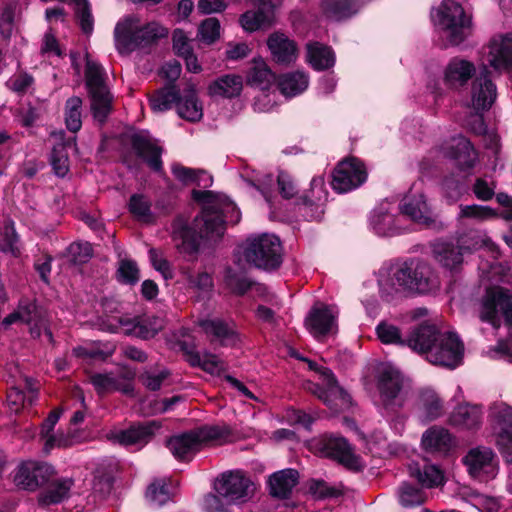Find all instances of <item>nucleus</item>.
<instances>
[{
    "label": "nucleus",
    "instance_id": "1",
    "mask_svg": "<svg viewBox=\"0 0 512 512\" xmlns=\"http://www.w3.org/2000/svg\"><path fill=\"white\" fill-rule=\"evenodd\" d=\"M212 196L211 191H192L194 200L206 203L201 214L195 217L192 227L183 216L174 219L172 238L181 253L194 254L198 251L201 241L216 242L223 236V214L216 205L211 204Z\"/></svg>",
    "mask_w": 512,
    "mask_h": 512
},
{
    "label": "nucleus",
    "instance_id": "2",
    "mask_svg": "<svg viewBox=\"0 0 512 512\" xmlns=\"http://www.w3.org/2000/svg\"><path fill=\"white\" fill-rule=\"evenodd\" d=\"M383 291L427 294L439 288V280L428 263L411 259L391 265L379 279Z\"/></svg>",
    "mask_w": 512,
    "mask_h": 512
},
{
    "label": "nucleus",
    "instance_id": "3",
    "mask_svg": "<svg viewBox=\"0 0 512 512\" xmlns=\"http://www.w3.org/2000/svg\"><path fill=\"white\" fill-rule=\"evenodd\" d=\"M168 35V30L158 22L140 25V18L128 15L116 24L114 37L119 52H129L144 47Z\"/></svg>",
    "mask_w": 512,
    "mask_h": 512
},
{
    "label": "nucleus",
    "instance_id": "4",
    "mask_svg": "<svg viewBox=\"0 0 512 512\" xmlns=\"http://www.w3.org/2000/svg\"><path fill=\"white\" fill-rule=\"evenodd\" d=\"M237 253L244 261L258 269L271 271L282 263L280 239L268 233L252 235L238 246Z\"/></svg>",
    "mask_w": 512,
    "mask_h": 512
},
{
    "label": "nucleus",
    "instance_id": "5",
    "mask_svg": "<svg viewBox=\"0 0 512 512\" xmlns=\"http://www.w3.org/2000/svg\"><path fill=\"white\" fill-rule=\"evenodd\" d=\"M227 434L226 428L203 426L170 437L167 440V447L177 460L190 461L205 443Z\"/></svg>",
    "mask_w": 512,
    "mask_h": 512
},
{
    "label": "nucleus",
    "instance_id": "6",
    "mask_svg": "<svg viewBox=\"0 0 512 512\" xmlns=\"http://www.w3.org/2000/svg\"><path fill=\"white\" fill-rule=\"evenodd\" d=\"M437 17V25L451 45H459L471 33V17L454 0H444Z\"/></svg>",
    "mask_w": 512,
    "mask_h": 512
},
{
    "label": "nucleus",
    "instance_id": "7",
    "mask_svg": "<svg viewBox=\"0 0 512 512\" xmlns=\"http://www.w3.org/2000/svg\"><path fill=\"white\" fill-rule=\"evenodd\" d=\"M85 76L93 116L97 121L103 123L112 110V95L105 83L103 68L99 64L88 60Z\"/></svg>",
    "mask_w": 512,
    "mask_h": 512
},
{
    "label": "nucleus",
    "instance_id": "8",
    "mask_svg": "<svg viewBox=\"0 0 512 512\" xmlns=\"http://www.w3.org/2000/svg\"><path fill=\"white\" fill-rule=\"evenodd\" d=\"M215 490L227 504L240 505L253 498L256 485L244 472L235 470L222 473L215 483Z\"/></svg>",
    "mask_w": 512,
    "mask_h": 512
},
{
    "label": "nucleus",
    "instance_id": "9",
    "mask_svg": "<svg viewBox=\"0 0 512 512\" xmlns=\"http://www.w3.org/2000/svg\"><path fill=\"white\" fill-rule=\"evenodd\" d=\"M377 388L385 411L396 413L404 406L406 395L403 392V377L398 370L384 366L378 375Z\"/></svg>",
    "mask_w": 512,
    "mask_h": 512
},
{
    "label": "nucleus",
    "instance_id": "10",
    "mask_svg": "<svg viewBox=\"0 0 512 512\" xmlns=\"http://www.w3.org/2000/svg\"><path fill=\"white\" fill-rule=\"evenodd\" d=\"M500 317L512 325V295L501 287L488 289L482 300L480 319L500 326Z\"/></svg>",
    "mask_w": 512,
    "mask_h": 512
},
{
    "label": "nucleus",
    "instance_id": "11",
    "mask_svg": "<svg viewBox=\"0 0 512 512\" xmlns=\"http://www.w3.org/2000/svg\"><path fill=\"white\" fill-rule=\"evenodd\" d=\"M319 375L322 378L325 388L319 384L308 382L305 386L306 390L317 396L328 407L338 411L346 408L350 403L348 393L338 385L334 374L329 368L319 369Z\"/></svg>",
    "mask_w": 512,
    "mask_h": 512
},
{
    "label": "nucleus",
    "instance_id": "12",
    "mask_svg": "<svg viewBox=\"0 0 512 512\" xmlns=\"http://www.w3.org/2000/svg\"><path fill=\"white\" fill-rule=\"evenodd\" d=\"M463 352V343L458 336L454 333L445 332L438 336L427 356V360L434 365L454 369L461 363Z\"/></svg>",
    "mask_w": 512,
    "mask_h": 512
},
{
    "label": "nucleus",
    "instance_id": "13",
    "mask_svg": "<svg viewBox=\"0 0 512 512\" xmlns=\"http://www.w3.org/2000/svg\"><path fill=\"white\" fill-rule=\"evenodd\" d=\"M367 179L364 164L356 158L339 162L332 174V187L339 193H346L361 186Z\"/></svg>",
    "mask_w": 512,
    "mask_h": 512
},
{
    "label": "nucleus",
    "instance_id": "14",
    "mask_svg": "<svg viewBox=\"0 0 512 512\" xmlns=\"http://www.w3.org/2000/svg\"><path fill=\"white\" fill-rule=\"evenodd\" d=\"M469 474L479 481H488L496 477L498 464L491 448L479 446L472 448L463 458Z\"/></svg>",
    "mask_w": 512,
    "mask_h": 512
},
{
    "label": "nucleus",
    "instance_id": "15",
    "mask_svg": "<svg viewBox=\"0 0 512 512\" xmlns=\"http://www.w3.org/2000/svg\"><path fill=\"white\" fill-rule=\"evenodd\" d=\"M323 456L334 459L351 470H360V458L353 453L352 447L341 436H324L317 443Z\"/></svg>",
    "mask_w": 512,
    "mask_h": 512
},
{
    "label": "nucleus",
    "instance_id": "16",
    "mask_svg": "<svg viewBox=\"0 0 512 512\" xmlns=\"http://www.w3.org/2000/svg\"><path fill=\"white\" fill-rule=\"evenodd\" d=\"M488 47L489 65L497 71L512 72V32L496 35Z\"/></svg>",
    "mask_w": 512,
    "mask_h": 512
},
{
    "label": "nucleus",
    "instance_id": "17",
    "mask_svg": "<svg viewBox=\"0 0 512 512\" xmlns=\"http://www.w3.org/2000/svg\"><path fill=\"white\" fill-rule=\"evenodd\" d=\"M53 473V467L47 463L26 462L19 467L15 482L17 486L33 491L46 483Z\"/></svg>",
    "mask_w": 512,
    "mask_h": 512
},
{
    "label": "nucleus",
    "instance_id": "18",
    "mask_svg": "<svg viewBox=\"0 0 512 512\" xmlns=\"http://www.w3.org/2000/svg\"><path fill=\"white\" fill-rule=\"evenodd\" d=\"M489 71L483 66L472 84L471 105L475 111L490 109L497 95L496 86L489 78Z\"/></svg>",
    "mask_w": 512,
    "mask_h": 512
},
{
    "label": "nucleus",
    "instance_id": "19",
    "mask_svg": "<svg viewBox=\"0 0 512 512\" xmlns=\"http://www.w3.org/2000/svg\"><path fill=\"white\" fill-rule=\"evenodd\" d=\"M131 146L136 155L143 159L153 171H162V148L147 133L133 134L131 136Z\"/></svg>",
    "mask_w": 512,
    "mask_h": 512
},
{
    "label": "nucleus",
    "instance_id": "20",
    "mask_svg": "<svg viewBox=\"0 0 512 512\" xmlns=\"http://www.w3.org/2000/svg\"><path fill=\"white\" fill-rule=\"evenodd\" d=\"M267 46L275 62L289 65L298 57V48L294 40L281 32L272 33L267 39Z\"/></svg>",
    "mask_w": 512,
    "mask_h": 512
},
{
    "label": "nucleus",
    "instance_id": "21",
    "mask_svg": "<svg viewBox=\"0 0 512 512\" xmlns=\"http://www.w3.org/2000/svg\"><path fill=\"white\" fill-rule=\"evenodd\" d=\"M337 314L329 306H314L305 320L308 330L315 336H323L336 329Z\"/></svg>",
    "mask_w": 512,
    "mask_h": 512
},
{
    "label": "nucleus",
    "instance_id": "22",
    "mask_svg": "<svg viewBox=\"0 0 512 512\" xmlns=\"http://www.w3.org/2000/svg\"><path fill=\"white\" fill-rule=\"evenodd\" d=\"M255 1L258 3V9L247 11L240 17L241 26L250 32L270 26L274 19L275 6L272 0Z\"/></svg>",
    "mask_w": 512,
    "mask_h": 512
},
{
    "label": "nucleus",
    "instance_id": "23",
    "mask_svg": "<svg viewBox=\"0 0 512 512\" xmlns=\"http://www.w3.org/2000/svg\"><path fill=\"white\" fill-rule=\"evenodd\" d=\"M299 482L297 470L288 468L271 474L268 478L269 494L278 499H288Z\"/></svg>",
    "mask_w": 512,
    "mask_h": 512
},
{
    "label": "nucleus",
    "instance_id": "24",
    "mask_svg": "<svg viewBox=\"0 0 512 512\" xmlns=\"http://www.w3.org/2000/svg\"><path fill=\"white\" fill-rule=\"evenodd\" d=\"M199 326L211 343L226 346L234 345L237 341V335L233 327L220 318L203 319L199 321Z\"/></svg>",
    "mask_w": 512,
    "mask_h": 512
},
{
    "label": "nucleus",
    "instance_id": "25",
    "mask_svg": "<svg viewBox=\"0 0 512 512\" xmlns=\"http://www.w3.org/2000/svg\"><path fill=\"white\" fill-rule=\"evenodd\" d=\"M400 210L402 214L416 223L429 225L433 222V213L423 194L405 196L401 202Z\"/></svg>",
    "mask_w": 512,
    "mask_h": 512
},
{
    "label": "nucleus",
    "instance_id": "26",
    "mask_svg": "<svg viewBox=\"0 0 512 512\" xmlns=\"http://www.w3.org/2000/svg\"><path fill=\"white\" fill-rule=\"evenodd\" d=\"M441 333L435 325L423 323L412 331L406 340V344L414 351L425 354L427 357Z\"/></svg>",
    "mask_w": 512,
    "mask_h": 512
},
{
    "label": "nucleus",
    "instance_id": "27",
    "mask_svg": "<svg viewBox=\"0 0 512 512\" xmlns=\"http://www.w3.org/2000/svg\"><path fill=\"white\" fill-rule=\"evenodd\" d=\"M159 427L155 421L139 423L115 433L113 439L122 445L144 444L152 438Z\"/></svg>",
    "mask_w": 512,
    "mask_h": 512
},
{
    "label": "nucleus",
    "instance_id": "28",
    "mask_svg": "<svg viewBox=\"0 0 512 512\" xmlns=\"http://www.w3.org/2000/svg\"><path fill=\"white\" fill-rule=\"evenodd\" d=\"M445 155L456 160L459 168L462 170L474 167L477 159L476 151L471 142L463 136L452 140L447 147Z\"/></svg>",
    "mask_w": 512,
    "mask_h": 512
},
{
    "label": "nucleus",
    "instance_id": "29",
    "mask_svg": "<svg viewBox=\"0 0 512 512\" xmlns=\"http://www.w3.org/2000/svg\"><path fill=\"white\" fill-rule=\"evenodd\" d=\"M474 74L475 66L473 63L464 59L453 58L445 69L444 80L449 87L458 88L465 85Z\"/></svg>",
    "mask_w": 512,
    "mask_h": 512
},
{
    "label": "nucleus",
    "instance_id": "30",
    "mask_svg": "<svg viewBox=\"0 0 512 512\" xmlns=\"http://www.w3.org/2000/svg\"><path fill=\"white\" fill-rule=\"evenodd\" d=\"M243 88L242 77L236 74H227L217 78L209 87L212 96L232 98L238 96Z\"/></svg>",
    "mask_w": 512,
    "mask_h": 512
},
{
    "label": "nucleus",
    "instance_id": "31",
    "mask_svg": "<svg viewBox=\"0 0 512 512\" xmlns=\"http://www.w3.org/2000/svg\"><path fill=\"white\" fill-rule=\"evenodd\" d=\"M72 480L63 479L51 482L38 497V502L41 509H45L50 505L61 503L68 497L69 491L72 487Z\"/></svg>",
    "mask_w": 512,
    "mask_h": 512
},
{
    "label": "nucleus",
    "instance_id": "32",
    "mask_svg": "<svg viewBox=\"0 0 512 512\" xmlns=\"http://www.w3.org/2000/svg\"><path fill=\"white\" fill-rule=\"evenodd\" d=\"M421 442L428 452L446 453L452 446V437L446 429L434 426L423 434Z\"/></svg>",
    "mask_w": 512,
    "mask_h": 512
},
{
    "label": "nucleus",
    "instance_id": "33",
    "mask_svg": "<svg viewBox=\"0 0 512 512\" xmlns=\"http://www.w3.org/2000/svg\"><path fill=\"white\" fill-rule=\"evenodd\" d=\"M62 135L63 132L60 133L59 141L54 144L50 156V163L54 173L58 177H64L69 172V157L67 148L75 145L76 140L75 138L64 140Z\"/></svg>",
    "mask_w": 512,
    "mask_h": 512
},
{
    "label": "nucleus",
    "instance_id": "34",
    "mask_svg": "<svg viewBox=\"0 0 512 512\" xmlns=\"http://www.w3.org/2000/svg\"><path fill=\"white\" fill-rule=\"evenodd\" d=\"M482 418V411L476 405H459L452 413L450 421L453 425L466 429L479 427Z\"/></svg>",
    "mask_w": 512,
    "mask_h": 512
},
{
    "label": "nucleus",
    "instance_id": "35",
    "mask_svg": "<svg viewBox=\"0 0 512 512\" xmlns=\"http://www.w3.org/2000/svg\"><path fill=\"white\" fill-rule=\"evenodd\" d=\"M409 469L410 475L416 478L424 487H438L445 482L443 471L436 465L425 464L420 467L418 464H413Z\"/></svg>",
    "mask_w": 512,
    "mask_h": 512
},
{
    "label": "nucleus",
    "instance_id": "36",
    "mask_svg": "<svg viewBox=\"0 0 512 512\" xmlns=\"http://www.w3.org/2000/svg\"><path fill=\"white\" fill-rule=\"evenodd\" d=\"M176 106L178 115L185 120L195 122L203 116L202 106L198 103L192 86L185 90L183 97L179 96Z\"/></svg>",
    "mask_w": 512,
    "mask_h": 512
},
{
    "label": "nucleus",
    "instance_id": "37",
    "mask_svg": "<svg viewBox=\"0 0 512 512\" xmlns=\"http://www.w3.org/2000/svg\"><path fill=\"white\" fill-rule=\"evenodd\" d=\"M435 259L443 267L453 270L463 261L461 248L451 243L438 242L433 248Z\"/></svg>",
    "mask_w": 512,
    "mask_h": 512
},
{
    "label": "nucleus",
    "instance_id": "38",
    "mask_svg": "<svg viewBox=\"0 0 512 512\" xmlns=\"http://www.w3.org/2000/svg\"><path fill=\"white\" fill-rule=\"evenodd\" d=\"M307 60L316 70H324L333 66L335 58L333 51L318 42L307 45Z\"/></svg>",
    "mask_w": 512,
    "mask_h": 512
},
{
    "label": "nucleus",
    "instance_id": "39",
    "mask_svg": "<svg viewBox=\"0 0 512 512\" xmlns=\"http://www.w3.org/2000/svg\"><path fill=\"white\" fill-rule=\"evenodd\" d=\"M173 175L185 185L196 184L199 187L207 188L212 183V178L203 170H196L173 164L171 167Z\"/></svg>",
    "mask_w": 512,
    "mask_h": 512
},
{
    "label": "nucleus",
    "instance_id": "40",
    "mask_svg": "<svg viewBox=\"0 0 512 512\" xmlns=\"http://www.w3.org/2000/svg\"><path fill=\"white\" fill-rule=\"evenodd\" d=\"M275 80V75L263 59H254L247 76L250 85L264 90L270 87Z\"/></svg>",
    "mask_w": 512,
    "mask_h": 512
},
{
    "label": "nucleus",
    "instance_id": "41",
    "mask_svg": "<svg viewBox=\"0 0 512 512\" xmlns=\"http://www.w3.org/2000/svg\"><path fill=\"white\" fill-rule=\"evenodd\" d=\"M278 87L283 95L296 96L308 87V76L299 71L284 74L278 80Z\"/></svg>",
    "mask_w": 512,
    "mask_h": 512
},
{
    "label": "nucleus",
    "instance_id": "42",
    "mask_svg": "<svg viewBox=\"0 0 512 512\" xmlns=\"http://www.w3.org/2000/svg\"><path fill=\"white\" fill-rule=\"evenodd\" d=\"M419 405L423 416L428 421L437 419L444 412L441 398L431 389H425L421 392Z\"/></svg>",
    "mask_w": 512,
    "mask_h": 512
},
{
    "label": "nucleus",
    "instance_id": "43",
    "mask_svg": "<svg viewBox=\"0 0 512 512\" xmlns=\"http://www.w3.org/2000/svg\"><path fill=\"white\" fill-rule=\"evenodd\" d=\"M119 323L121 327H123L125 333H133L142 339H150L162 329V326L158 323L157 319H154L153 321L147 320L135 323L131 319L120 318Z\"/></svg>",
    "mask_w": 512,
    "mask_h": 512
},
{
    "label": "nucleus",
    "instance_id": "44",
    "mask_svg": "<svg viewBox=\"0 0 512 512\" xmlns=\"http://www.w3.org/2000/svg\"><path fill=\"white\" fill-rule=\"evenodd\" d=\"M322 7L327 17L337 21L357 12L356 3L353 0H324Z\"/></svg>",
    "mask_w": 512,
    "mask_h": 512
},
{
    "label": "nucleus",
    "instance_id": "45",
    "mask_svg": "<svg viewBox=\"0 0 512 512\" xmlns=\"http://www.w3.org/2000/svg\"><path fill=\"white\" fill-rule=\"evenodd\" d=\"M179 99V91L175 85H167L166 87L155 92L149 99L150 106L154 112H164L172 107L173 103L177 104Z\"/></svg>",
    "mask_w": 512,
    "mask_h": 512
},
{
    "label": "nucleus",
    "instance_id": "46",
    "mask_svg": "<svg viewBox=\"0 0 512 512\" xmlns=\"http://www.w3.org/2000/svg\"><path fill=\"white\" fill-rule=\"evenodd\" d=\"M17 312L21 322L31 325V335L33 337H40V327L43 324L39 318L36 305L29 301H21L18 305Z\"/></svg>",
    "mask_w": 512,
    "mask_h": 512
},
{
    "label": "nucleus",
    "instance_id": "47",
    "mask_svg": "<svg viewBox=\"0 0 512 512\" xmlns=\"http://www.w3.org/2000/svg\"><path fill=\"white\" fill-rule=\"evenodd\" d=\"M28 391L27 393L23 392L19 388L12 387L7 394V402L10 409L17 413L20 411L22 407L26 404L32 405L33 402L37 398V390L32 388L31 383L28 379H26Z\"/></svg>",
    "mask_w": 512,
    "mask_h": 512
},
{
    "label": "nucleus",
    "instance_id": "48",
    "mask_svg": "<svg viewBox=\"0 0 512 512\" xmlns=\"http://www.w3.org/2000/svg\"><path fill=\"white\" fill-rule=\"evenodd\" d=\"M172 483L170 479H157L153 481L146 491L147 500L156 505H162L169 501L174 494L169 488V485H172Z\"/></svg>",
    "mask_w": 512,
    "mask_h": 512
},
{
    "label": "nucleus",
    "instance_id": "49",
    "mask_svg": "<svg viewBox=\"0 0 512 512\" xmlns=\"http://www.w3.org/2000/svg\"><path fill=\"white\" fill-rule=\"evenodd\" d=\"M82 99L72 96L65 103V123L68 130L77 132L82 126Z\"/></svg>",
    "mask_w": 512,
    "mask_h": 512
},
{
    "label": "nucleus",
    "instance_id": "50",
    "mask_svg": "<svg viewBox=\"0 0 512 512\" xmlns=\"http://www.w3.org/2000/svg\"><path fill=\"white\" fill-rule=\"evenodd\" d=\"M187 360L192 366L201 367L211 374L219 373L224 369L223 362L216 355L210 353H205L202 358L198 352L187 351Z\"/></svg>",
    "mask_w": 512,
    "mask_h": 512
},
{
    "label": "nucleus",
    "instance_id": "51",
    "mask_svg": "<svg viewBox=\"0 0 512 512\" xmlns=\"http://www.w3.org/2000/svg\"><path fill=\"white\" fill-rule=\"evenodd\" d=\"M489 411L498 431L512 432V406L504 402H495L490 406Z\"/></svg>",
    "mask_w": 512,
    "mask_h": 512
},
{
    "label": "nucleus",
    "instance_id": "52",
    "mask_svg": "<svg viewBox=\"0 0 512 512\" xmlns=\"http://www.w3.org/2000/svg\"><path fill=\"white\" fill-rule=\"evenodd\" d=\"M399 501L404 509H414L426 501L425 493L410 484H403L399 489Z\"/></svg>",
    "mask_w": 512,
    "mask_h": 512
},
{
    "label": "nucleus",
    "instance_id": "53",
    "mask_svg": "<svg viewBox=\"0 0 512 512\" xmlns=\"http://www.w3.org/2000/svg\"><path fill=\"white\" fill-rule=\"evenodd\" d=\"M113 486V479L108 474L96 475L93 481V492L89 496V502L97 504L110 495Z\"/></svg>",
    "mask_w": 512,
    "mask_h": 512
},
{
    "label": "nucleus",
    "instance_id": "54",
    "mask_svg": "<svg viewBox=\"0 0 512 512\" xmlns=\"http://www.w3.org/2000/svg\"><path fill=\"white\" fill-rule=\"evenodd\" d=\"M459 219H474L478 221L487 220L496 217V212L488 207L477 204L472 205H460L459 206Z\"/></svg>",
    "mask_w": 512,
    "mask_h": 512
},
{
    "label": "nucleus",
    "instance_id": "55",
    "mask_svg": "<svg viewBox=\"0 0 512 512\" xmlns=\"http://www.w3.org/2000/svg\"><path fill=\"white\" fill-rule=\"evenodd\" d=\"M67 257L74 264L86 263L92 257V247L88 242H74L67 248Z\"/></svg>",
    "mask_w": 512,
    "mask_h": 512
},
{
    "label": "nucleus",
    "instance_id": "56",
    "mask_svg": "<svg viewBox=\"0 0 512 512\" xmlns=\"http://www.w3.org/2000/svg\"><path fill=\"white\" fill-rule=\"evenodd\" d=\"M90 381L100 394L122 389L119 381L112 374H93L90 376Z\"/></svg>",
    "mask_w": 512,
    "mask_h": 512
},
{
    "label": "nucleus",
    "instance_id": "57",
    "mask_svg": "<svg viewBox=\"0 0 512 512\" xmlns=\"http://www.w3.org/2000/svg\"><path fill=\"white\" fill-rule=\"evenodd\" d=\"M117 277L121 283L133 285L139 281V269L132 260H121L117 270Z\"/></svg>",
    "mask_w": 512,
    "mask_h": 512
},
{
    "label": "nucleus",
    "instance_id": "58",
    "mask_svg": "<svg viewBox=\"0 0 512 512\" xmlns=\"http://www.w3.org/2000/svg\"><path fill=\"white\" fill-rule=\"evenodd\" d=\"M224 281L226 285L237 294H244L251 285L246 277L238 274L230 267L225 270Z\"/></svg>",
    "mask_w": 512,
    "mask_h": 512
},
{
    "label": "nucleus",
    "instance_id": "59",
    "mask_svg": "<svg viewBox=\"0 0 512 512\" xmlns=\"http://www.w3.org/2000/svg\"><path fill=\"white\" fill-rule=\"evenodd\" d=\"M308 490L315 499L335 498L340 495V491L329 486L323 480L311 479L308 482Z\"/></svg>",
    "mask_w": 512,
    "mask_h": 512
},
{
    "label": "nucleus",
    "instance_id": "60",
    "mask_svg": "<svg viewBox=\"0 0 512 512\" xmlns=\"http://www.w3.org/2000/svg\"><path fill=\"white\" fill-rule=\"evenodd\" d=\"M198 35L201 40L211 44L215 42L220 35V23L216 18L205 19L198 29Z\"/></svg>",
    "mask_w": 512,
    "mask_h": 512
},
{
    "label": "nucleus",
    "instance_id": "61",
    "mask_svg": "<svg viewBox=\"0 0 512 512\" xmlns=\"http://www.w3.org/2000/svg\"><path fill=\"white\" fill-rule=\"evenodd\" d=\"M377 335L385 344H406V340H402L400 330L391 324L381 323L377 326Z\"/></svg>",
    "mask_w": 512,
    "mask_h": 512
},
{
    "label": "nucleus",
    "instance_id": "62",
    "mask_svg": "<svg viewBox=\"0 0 512 512\" xmlns=\"http://www.w3.org/2000/svg\"><path fill=\"white\" fill-rule=\"evenodd\" d=\"M311 193V197L306 196L304 198V204L310 206L315 205L317 208H321L327 200V193L324 189V183L322 179L314 178L311 181Z\"/></svg>",
    "mask_w": 512,
    "mask_h": 512
},
{
    "label": "nucleus",
    "instance_id": "63",
    "mask_svg": "<svg viewBox=\"0 0 512 512\" xmlns=\"http://www.w3.org/2000/svg\"><path fill=\"white\" fill-rule=\"evenodd\" d=\"M76 14L82 31L90 34L93 30V17L87 0H79L77 2Z\"/></svg>",
    "mask_w": 512,
    "mask_h": 512
},
{
    "label": "nucleus",
    "instance_id": "64",
    "mask_svg": "<svg viewBox=\"0 0 512 512\" xmlns=\"http://www.w3.org/2000/svg\"><path fill=\"white\" fill-rule=\"evenodd\" d=\"M41 440L44 441L43 451L45 454H49L54 448H66L72 444V440L62 432L48 434V436L41 437Z\"/></svg>",
    "mask_w": 512,
    "mask_h": 512
}]
</instances>
